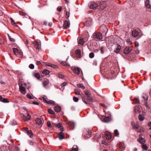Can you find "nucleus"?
<instances>
[{
	"label": "nucleus",
	"mask_w": 151,
	"mask_h": 151,
	"mask_svg": "<svg viewBox=\"0 0 151 151\" xmlns=\"http://www.w3.org/2000/svg\"><path fill=\"white\" fill-rule=\"evenodd\" d=\"M143 98L144 99L145 101H146L148 100V96L146 94H144L143 96Z\"/></svg>",
	"instance_id": "nucleus-42"
},
{
	"label": "nucleus",
	"mask_w": 151,
	"mask_h": 151,
	"mask_svg": "<svg viewBox=\"0 0 151 151\" xmlns=\"http://www.w3.org/2000/svg\"><path fill=\"white\" fill-rule=\"evenodd\" d=\"M73 99L74 101L75 102H78L79 100V99L78 98L75 96L73 97Z\"/></svg>",
	"instance_id": "nucleus-45"
},
{
	"label": "nucleus",
	"mask_w": 151,
	"mask_h": 151,
	"mask_svg": "<svg viewBox=\"0 0 151 151\" xmlns=\"http://www.w3.org/2000/svg\"><path fill=\"white\" fill-rule=\"evenodd\" d=\"M27 133L28 135L30 137H32L33 135V133L32 131L31 130H28L27 132Z\"/></svg>",
	"instance_id": "nucleus-31"
},
{
	"label": "nucleus",
	"mask_w": 151,
	"mask_h": 151,
	"mask_svg": "<svg viewBox=\"0 0 151 151\" xmlns=\"http://www.w3.org/2000/svg\"><path fill=\"white\" fill-rule=\"evenodd\" d=\"M114 133L115 136L118 137L119 136V132L117 130H114Z\"/></svg>",
	"instance_id": "nucleus-39"
},
{
	"label": "nucleus",
	"mask_w": 151,
	"mask_h": 151,
	"mask_svg": "<svg viewBox=\"0 0 151 151\" xmlns=\"http://www.w3.org/2000/svg\"><path fill=\"white\" fill-rule=\"evenodd\" d=\"M138 119L140 121H142L145 119V117L141 114H139L138 116Z\"/></svg>",
	"instance_id": "nucleus-35"
},
{
	"label": "nucleus",
	"mask_w": 151,
	"mask_h": 151,
	"mask_svg": "<svg viewBox=\"0 0 151 151\" xmlns=\"http://www.w3.org/2000/svg\"><path fill=\"white\" fill-rule=\"evenodd\" d=\"M54 110L55 111L59 112L60 111L61 108L60 106H56L54 107Z\"/></svg>",
	"instance_id": "nucleus-23"
},
{
	"label": "nucleus",
	"mask_w": 151,
	"mask_h": 151,
	"mask_svg": "<svg viewBox=\"0 0 151 151\" xmlns=\"http://www.w3.org/2000/svg\"><path fill=\"white\" fill-rule=\"evenodd\" d=\"M92 21V20L90 18H89L86 21L85 24L86 25H87V26H90L91 25V24Z\"/></svg>",
	"instance_id": "nucleus-19"
},
{
	"label": "nucleus",
	"mask_w": 151,
	"mask_h": 151,
	"mask_svg": "<svg viewBox=\"0 0 151 151\" xmlns=\"http://www.w3.org/2000/svg\"><path fill=\"white\" fill-rule=\"evenodd\" d=\"M84 92L86 95L85 96H86L87 98H88L89 100H91V95L90 91L88 90L86 91H84Z\"/></svg>",
	"instance_id": "nucleus-7"
},
{
	"label": "nucleus",
	"mask_w": 151,
	"mask_h": 151,
	"mask_svg": "<svg viewBox=\"0 0 151 151\" xmlns=\"http://www.w3.org/2000/svg\"><path fill=\"white\" fill-rule=\"evenodd\" d=\"M27 98H28L30 99H33V97L31 96L30 94L29 93H28L27 95Z\"/></svg>",
	"instance_id": "nucleus-57"
},
{
	"label": "nucleus",
	"mask_w": 151,
	"mask_h": 151,
	"mask_svg": "<svg viewBox=\"0 0 151 151\" xmlns=\"http://www.w3.org/2000/svg\"><path fill=\"white\" fill-rule=\"evenodd\" d=\"M29 144L31 145H33L34 144H36V143L32 141L29 140L28 141Z\"/></svg>",
	"instance_id": "nucleus-47"
},
{
	"label": "nucleus",
	"mask_w": 151,
	"mask_h": 151,
	"mask_svg": "<svg viewBox=\"0 0 151 151\" xmlns=\"http://www.w3.org/2000/svg\"><path fill=\"white\" fill-rule=\"evenodd\" d=\"M73 72L76 74H78L80 73V69L79 68H75L73 69Z\"/></svg>",
	"instance_id": "nucleus-24"
},
{
	"label": "nucleus",
	"mask_w": 151,
	"mask_h": 151,
	"mask_svg": "<svg viewBox=\"0 0 151 151\" xmlns=\"http://www.w3.org/2000/svg\"><path fill=\"white\" fill-rule=\"evenodd\" d=\"M98 5L95 2H91L90 4L89 7L90 9H96V8L98 7Z\"/></svg>",
	"instance_id": "nucleus-6"
},
{
	"label": "nucleus",
	"mask_w": 151,
	"mask_h": 151,
	"mask_svg": "<svg viewBox=\"0 0 151 151\" xmlns=\"http://www.w3.org/2000/svg\"><path fill=\"white\" fill-rule=\"evenodd\" d=\"M60 63L63 65L66 66H67L68 65L67 63H66V61H62Z\"/></svg>",
	"instance_id": "nucleus-50"
},
{
	"label": "nucleus",
	"mask_w": 151,
	"mask_h": 151,
	"mask_svg": "<svg viewBox=\"0 0 151 151\" xmlns=\"http://www.w3.org/2000/svg\"><path fill=\"white\" fill-rule=\"evenodd\" d=\"M67 124L70 127L71 129H74L75 124L73 122L69 121L68 122Z\"/></svg>",
	"instance_id": "nucleus-13"
},
{
	"label": "nucleus",
	"mask_w": 151,
	"mask_h": 151,
	"mask_svg": "<svg viewBox=\"0 0 151 151\" xmlns=\"http://www.w3.org/2000/svg\"><path fill=\"white\" fill-rule=\"evenodd\" d=\"M1 101L4 103H9V101L7 99L3 98V99L1 100Z\"/></svg>",
	"instance_id": "nucleus-43"
},
{
	"label": "nucleus",
	"mask_w": 151,
	"mask_h": 151,
	"mask_svg": "<svg viewBox=\"0 0 151 151\" xmlns=\"http://www.w3.org/2000/svg\"><path fill=\"white\" fill-rule=\"evenodd\" d=\"M55 102L52 101H48V102L47 104H53L55 105Z\"/></svg>",
	"instance_id": "nucleus-49"
},
{
	"label": "nucleus",
	"mask_w": 151,
	"mask_h": 151,
	"mask_svg": "<svg viewBox=\"0 0 151 151\" xmlns=\"http://www.w3.org/2000/svg\"><path fill=\"white\" fill-rule=\"evenodd\" d=\"M111 119V118L110 116H107L104 119V121L105 122H109Z\"/></svg>",
	"instance_id": "nucleus-27"
},
{
	"label": "nucleus",
	"mask_w": 151,
	"mask_h": 151,
	"mask_svg": "<svg viewBox=\"0 0 151 151\" xmlns=\"http://www.w3.org/2000/svg\"><path fill=\"white\" fill-rule=\"evenodd\" d=\"M104 47H101L100 49L101 52L102 54H103L104 53Z\"/></svg>",
	"instance_id": "nucleus-55"
},
{
	"label": "nucleus",
	"mask_w": 151,
	"mask_h": 151,
	"mask_svg": "<svg viewBox=\"0 0 151 151\" xmlns=\"http://www.w3.org/2000/svg\"><path fill=\"white\" fill-rule=\"evenodd\" d=\"M48 113L50 114L53 115H55V113L53 111L50 109H48Z\"/></svg>",
	"instance_id": "nucleus-38"
},
{
	"label": "nucleus",
	"mask_w": 151,
	"mask_h": 151,
	"mask_svg": "<svg viewBox=\"0 0 151 151\" xmlns=\"http://www.w3.org/2000/svg\"><path fill=\"white\" fill-rule=\"evenodd\" d=\"M82 101L86 104L88 105L90 104V102H94V100L91 97V100H89L88 98H87L86 96L83 95L82 97Z\"/></svg>",
	"instance_id": "nucleus-1"
},
{
	"label": "nucleus",
	"mask_w": 151,
	"mask_h": 151,
	"mask_svg": "<svg viewBox=\"0 0 151 151\" xmlns=\"http://www.w3.org/2000/svg\"><path fill=\"white\" fill-rule=\"evenodd\" d=\"M19 89L21 91V93L23 94L24 95L26 93L25 89V88L21 85L19 86Z\"/></svg>",
	"instance_id": "nucleus-14"
},
{
	"label": "nucleus",
	"mask_w": 151,
	"mask_h": 151,
	"mask_svg": "<svg viewBox=\"0 0 151 151\" xmlns=\"http://www.w3.org/2000/svg\"><path fill=\"white\" fill-rule=\"evenodd\" d=\"M142 147L144 150H146L148 149V147L146 145L144 144L142 145Z\"/></svg>",
	"instance_id": "nucleus-40"
},
{
	"label": "nucleus",
	"mask_w": 151,
	"mask_h": 151,
	"mask_svg": "<svg viewBox=\"0 0 151 151\" xmlns=\"http://www.w3.org/2000/svg\"><path fill=\"white\" fill-rule=\"evenodd\" d=\"M99 7L101 9H104L106 7V2L104 1L100 2L99 4Z\"/></svg>",
	"instance_id": "nucleus-5"
},
{
	"label": "nucleus",
	"mask_w": 151,
	"mask_h": 151,
	"mask_svg": "<svg viewBox=\"0 0 151 151\" xmlns=\"http://www.w3.org/2000/svg\"><path fill=\"white\" fill-rule=\"evenodd\" d=\"M70 23L69 21L66 20L64 21L63 23V27L64 29H67L70 27Z\"/></svg>",
	"instance_id": "nucleus-4"
},
{
	"label": "nucleus",
	"mask_w": 151,
	"mask_h": 151,
	"mask_svg": "<svg viewBox=\"0 0 151 151\" xmlns=\"http://www.w3.org/2000/svg\"><path fill=\"white\" fill-rule=\"evenodd\" d=\"M145 4L147 8H150L151 7V6L150 4V1L148 0H147L145 2Z\"/></svg>",
	"instance_id": "nucleus-28"
},
{
	"label": "nucleus",
	"mask_w": 151,
	"mask_h": 151,
	"mask_svg": "<svg viewBox=\"0 0 151 151\" xmlns=\"http://www.w3.org/2000/svg\"><path fill=\"white\" fill-rule=\"evenodd\" d=\"M56 127H58L59 128H60V129H63V128H61V125L60 124V123H58L57 124H56Z\"/></svg>",
	"instance_id": "nucleus-53"
},
{
	"label": "nucleus",
	"mask_w": 151,
	"mask_h": 151,
	"mask_svg": "<svg viewBox=\"0 0 151 151\" xmlns=\"http://www.w3.org/2000/svg\"><path fill=\"white\" fill-rule=\"evenodd\" d=\"M49 83V81L47 80L44 81L43 82V86L45 87Z\"/></svg>",
	"instance_id": "nucleus-36"
},
{
	"label": "nucleus",
	"mask_w": 151,
	"mask_h": 151,
	"mask_svg": "<svg viewBox=\"0 0 151 151\" xmlns=\"http://www.w3.org/2000/svg\"><path fill=\"white\" fill-rule=\"evenodd\" d=\"M33 74L34 77L37 78L38 79H40V76L39 73H34Z\"/></svg>",
	"instance_id": "nucleus-25"
},
{
	"label": "nucleus",
	"mask_w": 151,
	"mask_h": 151,
	"mask_svg": "<svg viewBox=\"0 0 151 151\" xmlns=\"http://www.w3.org/2000/svg\"><path fill=\"white\" fill-rule=\"evenodd\" d=\"M47 125L48 127H51V124L50 122H47Z\"/></svg>",
	"instance_id": "nucleus-59"
},
{
	"label": "nucleus",
	"mask_w": 151,
	"mask_h": 151,
	"mask_svg": "<svg viewBox=\"0 0 151 151\" xmlns=\"http://www.w3.org/2000/svg\"><path fill=\"white\" fill-rule=\"evenodd\" d=\"M29 67L31 69H33L34 68V65L33 64H31L29 65Z\"/></svg>",
	"instance_id": "nucleus-58"
},
{
	"label": "nucleus",
	"mask_w": 151,
	"mask_h": 151,
	"mask_svg": "<svg viewBox=\"0 0 151 151\" xmlns=\"http://www.w3.org/2000/svg\"><path fill=\"white\" fill-rule=\"evenodd\" d=\"M85 41L82 38H81L78 41V43L79 44H80L81 45H83Z\"/></svg>",
	"instance_id": "nucleus-26"
},
{
	"label": "nucleus",
	"mask_w": 151,
	"mask_h": 151,
	"mask_svg": "<svg viewBox=\"0 0 151 151\" xmlns=\"http://www.w3.org/2000/svg\"><path fill=\"white\" fill-rule=\"evenodd\" d=\"M57 9L58 11L59 12H61L62 9V8L61 6L57 8Z\"/></svg>",
	"instance_id": "nucleus-62"
},
{
	"label": "nucleus",
	"mask_w": 151,
	"mask_h": 151,
	"mask_svg": "<svg viewBox=\"0 0 151 151\" xmlns=\"http://www.w3.org/2000/svg\"><path fill=\"white\" fill-rule=\"evenodd\" d=\"M119 147L121 150H124L123 147L120 144H119L118 145Z\"/></svg>",
	"instance_id": "nucleus-48"
},
{
	"label": "nucleus",
	"mask_w": 151,
	"mask_h": 151,
	"mask_svg": "<svg viewBox=\"0 0 151 151\" xmlns=\"http://www.w3.org/2000/svg\"><path fill=\"white\" fill-rule=\"evenodd\" d=\"M121 46L120 45H117L116 49L114 50V52L118 53L119 52L121 49Z\"/></svg>",
	"instance_id": "nucleus-22"
},
{
	"label": "nucleus",
	"mask_w": 151,
	"mask_h": 151,
	"mask_svg": "<svg viewBox=\"0 0 151 151\" xmlns=\"http://www.w3.org/2000/svg\"><path fill=\"white\" fill-rule=\"evenodd\" d=\"M20 115L24 120V119H26V116L23 114L20 113Z\"/></svg>",
	"instance_id": "nucleus-52"
},
{
	"label": "nucleus",
	"mask_w": 151,
	"mask_h": 151,
	"mask_svg": "<svg viewBox=\"0 0 151 151\" xmlns=\"http://www.w3.org/2000/svg\"><path fill=\"white\" fill-rule=\"evenodd\" d=\"M58 77L60 78L63 79L64 78V76L62 74H59L58 75Z\"/></svg>",
	"instance_id": "nucleus-63"
},
{
	"label": "nucleus",
	"mask_w": 151,
	"mask_h": 151,
	"mask_svg": "<svg viewBox=\"0 0 151 151\" xmlns=\"http://www.w3.org/2000/svg\"><path fill=\"white\" fill-rule=\"evenodd\" d=\"M31 117V116L29 114H28L27 115V116H26V119H24V120L25 121H27L28 120H29L30 119V118Z\"/></svg>",
	"instance_id": "nucleus-41"
},
{
	"label": "nucleus",
	"mask_w": 151,
	"mask_h": 151,
	"mask_svg": "<svg viewBox=\"0 0 151 151\" xmlns=\"http://www.w3.org/2000/svg\"><path fill=\"white\" fill-rule=\"evenodd\" d=\"M94 53L93 52H91L89 54V57L91 58H93L94 57Z\"/></svg>",
	"instance_id": "nucleus-44"
},
{
	"label": "nucleus",
	"mask_w": 151,
	"mask_h": 151,
	"mask_svg": "<svg viewBox=\"0 0 151 151\" xmlns=\"http://www.w3.org/2000/svg\"><path fill=\"white\" fill-rule=\"evenodd\" d=\"M19 14L23 16H25L27 15L26 13H24L23 12L20 11L19 12Z\"/></svg>",
	"instance_id": "nucleus-54"
},
{
	"label": "nucleus",
	"mask_w": 151,
	"mask_h": 151,
	"mask_svg": "<svg viewBox=\"0 0 151 151\" xmlns=\"http://www.w3.org/2000/svg\"><path fill=\"white\" fill-rule=\"evenodd\" d=\"M140 137L137 139L138 141L140 142L142 145L144 144L145 142V139L140 137V135H139Z\"/></svg>",
	"instance_id": "nucleus-17"
},
{
	"label": "nucleus",
	"mask_w": 151,
	"mask_h": 151,
	"mask_svg": "<svg viewBox=\"0 0 151 151\" xmlns=\"http://www.w3.org/2000/svg\"><path fill=\"white\" fill-rule=\"evenodd\" d=\"M101 134L97 133L96 134L94 138L95 139H99L101 137Z\"/></svg>",
	"instance_id": "nucleus-37"
},
{
	"label": "nucleus",
	"mask_w": 151,
	"mask_h": 151,
	"mask_svg": "<svg viewBox=\"0 0 151 151\" xmlns=\"http://www.w3.org/2000/svg\"><path fill=\"white\" fill-rule=\"evenodd\" d=\"M0 151H10L7 146L5 145L0 147Z\"/></svg>",
	"instance_id": "nucleus-11"
},
{
	"label": "nucleus",
	"mask_w": 151,
	"mask_h": 151,
	"mask_svg": "<svg viewBox=\"0 0 151 151\" xmlns=\"http://www.w3.org/2000/svg\"><path fill=\"white\" fill-rule=\"evenodd\" d=\"M78 147H73L72 150L70 151H78Z\"/></svg>",
	"instance_id": "nucleus-56"
},
{
	"label": "nucleus",
	"mask_w": 151,
	"mask_h": 151,
	"mask_svg": "<svg viewBox=\"0 0 151 151\" xmlns=\"http://www.w3.org/2000/svg\"><path fill=\"white\" fill-rule=\"evenodd\" d=\"M75 53L78 57H80L81 56V51L80 50L78 49L75 52Z\"/></svg>",
	"instance_id": "nucleus-29"
},
{
	"label": "nucleus",
	"mask_w": 151,
	"mask_h": 151,
	"mask_svg": "<svg viewBox=\"0 0 151 151\" xmlns=\"http://www.w3.org/2000/svg\"><path fill=\"white\" fill-rule=\"evenodd\" d=\"M44 121L43 119H42L41 120L40 119V118H37L36 120V123L38 124V125H40L42 124L43 122H42Z\"/></svg>",
	"instance_id": "nucleus-16"
},
{
	"label": "nucleus",
	"mask_w": 151,
	"mask_h": 151,
	"mask_svg": "<svg viewBox=\"0 0 151 151\" xmlns=\"http://www.w3.org/2000/svg\"><path fill=\"white\" fill-rule=\"evenodd\" d=\"M50 72L47 69H44L42 71V73L45 74V75L49 74Z\"/></svg>",
	"instance_id": "nucleus-33"
},
{
	"label": "nucleus",
	"mask_w": 151,
	"mask_h": 151,
	"mask_svg": "<svg viewBox=\"0 0 151 151\" xmlns=\"http://www.w3.org/2000/svg\"><path fill=\"white\" fill-rule=\"evenodd\" d=\"M8 37L9 38V40L12 42H14V41L15 40L13 38H12L10 36H8Z\"/></svg>",
	"instance_id": "nucleus-61"
},
{
	"label": "nucleus",
	"mask_w": 151,
	"mask_h": 151,
	"mask_svg": "<svg viewBox=\"0 0 151 151\" xmlns=\"http://www.w3.org/2000/svg\"><path fill=\"white\" fill-rule=\"evenodd\" d=\"M66 14H65V18L67 19L68 20V18L69 17V13L68 12V13L67 12H66Z\"/></svg>",
	"instance_id": "nucleus-51"
},
{
	"label": "nucleus",
	"mask_w": 151,
	"mask_h": 151,
	"mask_svg": "<svg viewBox=\"0 0 151 151\" xmlns=\"http://www.w3.org/2000/svg\"><path fill=\"white\" fill-rule=\"evenodd\" d=\"M34 44L35 45V47L37 49H39L40 47L39 43L37 41H35Z\"/></svg>",
	"instance_id": "nucleus-30"
},
{
	"label": "nucleus",
	"mask_w": 151,
	"mask_h": 151,
	"mask_svg": "<svg viewBox=\"0 0 151 151\" xmlns=\"http://www.w3.org/2000/svg\"><path fill=\"white\" fill-rule=\"evenodd\" d=\"M75 93L77 95H81L80 91L77 89H75Z\"/></svg>",
	"instance_id": "nucleus-46"
},
{
	"label": "nucleus",
	"mask_w": 151,
	"mask_h": 151,
	"mask_svg": "<svg viewBox=\"0 0 151 151\" xmlns=\"http://www.w3.org/2000/svg\"><path fill=\"white\" fill-rule=\"evenodd\" d=\"M100 28L101 30H102L103 31H104L107 32L108 29L105 25H102L100 26Z\"/></svg>",
	"instance_id": "nucleus-20"
},
{
	"label": "nucleus",
	"mask_w": 151,
	"mask_h": 151,
	"mask_svg": "<svg viewBox=\"0 0 151 151\" xmlns=\"http://www.w3.org/2000/svg\"><path fill=\"white\" fill-rule=\"evenodd\" d=\"M139 32L136 29H134L132 32V35L134 37L137 36L139 35Z\"/></svg>",
	"instance_id": "nucleus-12"
},
{
	"label": "nucleus",
	"mask_w": 151,
	"mask_h": 151,
	"mask_svg": "<svg viewBox=\"0 0 151 151\" xmlns=\"http://www.w3.org/2000/svg\"><path fill=\"white\" fill-rule=\"evenodd\" d=\"M11 21L12 24L14 26L16 24L13 19H11Z\"/></svg>",
	"instance_id": "nucleus-64"
},
{
	"label": "nucleus",
	"mask_w": 151,
	"mask_h": 151,
	"mask_svg": "<svg viewBox=\"0 0 151 151\" xmlns=\"http://www.w3.org/2000/svg\"><path fill=\"white\" fill-rule=\"evenodd\" d=\"M134 125H133V124L132 125V126H133V127L134 128H136V129H138V126L137 125H135L134 122Z\"/></svg>",
	"instance_id": "nucleus-60"
},
{
	"label": "nucleus",
	"mask_w": 151,
	"mask_h": 151,
	"mask_svg": "<svg viewBox=\"0 0 151 151\" xmlns=\"http://www.w3.org/2000/svg\"><path fill=\"white\" fill-rule=\"evenodd\" d=\"M141 103L142 105H144L146 106V108L148 109L149 111L150 110V109L147 103V101H142Z\"/></svg>",
	"instance_id": "nucleus-21"
},
{
	"label": "nucleus",
	"mask_w": 151,
	"mask_h": 151,
	"mask_svg": "<svg viewBox=\"0 0 151 151\" xmlns=\"http://www.w3.org/2000/svg\"><path fill=\"white\" fill-rule=\"evenodd\" d=\"M134 112H135L136 113H139L140 112V109L139 107V105H137L134 107Z\"/></svg>",
	"instance_id": "nucleus-15"
},
{
	"label": "nucleus",
	"mask_w": 151,
	"mask_h": 151,
	"mask_svg": "<svg viewBox=\"0 0 151 151\" xmlns=\"http://www.w3.org/2000/svg\"><path fill=\"white\" fill-rule=\"evenodd\" d=\"M133 101H134V103L135 104H139V99L138 98H134V99H133Z\"/></svg>",
	"instance_id": "nucleus-32"
},
{
	"label": "nucleus",
	"mask_w": 151,
	"mask_h": 151,
	"mask_svg": "<svg viewBox=\"0 0 151 151\" xmlns=\"http://www.w3.org/2000/svg\"><path fill=\"white\" fill-rule=\"evenodd\" d=\"M104 134L106 139L109 140L111 139V135L109 132H105Z\"/></svg>",
	"instance_id": "nucleus-18"
},
{
	"label": "nucleus",
	"mask_w": 151,
	"mask_h": 151,
	"mask_svg": "<svg viewBox=\"0 0 151 151\" xmlns=\"http://www.w3.org/2000/svg\"><path fill=\"white\" fill-rule=\"evenodd\" d=\"M61 132L59 133L58 134V137L60 139H63L64 138V134L62 132L63 131V129H60Z\"/></svg>",
	"instance_id": "nucleus-9"
},
{
	"label": "nucleus",
	"mask_w": 151,
	"mask_h": 151,
	"mask_svg": "<svg viewBox=\"0 0 151 151\" xmlns=\"http://www.w3.org/2000/svg\"><path fill=\"white\" fill-rule=\"evenodd\" d=\"M77 86L78 88H81L83 89H84L85 88V87L82 83L78 84Z\"/></svg>",
	"instance_id": "nucleus-34"
},
{
	"label": "nucleus",
	"mask_w": 151,
	"mask_h": 151,
	"mask_svg": "<svg viewBox=\"0 0 151 151\" xmlns=\"http://www.w3.org/2000/svg\"><path fill=\"white\" fill-rule=\"evenodd\" d=\"M92 132L91 131L89 130L86 132V134L84 136L85 139H88L91 137Z\"/></svg>",
	"instance_id": "nucleus-8"
},
{
	"label": "nucleus",
	"mask_w": 151,
	"mask_h": 151,
	"mask_svg": "<svg viewBox=\"0 0 151 151\" xmlns=\"http://www.w3.org/2000/svg\"><path fill=\"white\" fill-rule=\"evenodd\" d=\"M133 50L132 46H128L125 47L124 50V53L125 54H128L130 52Z\"/></svg>",
	"instance_id": "nucleus-3"
},
{
	"label": "nucleus",
	"mask_w": 151,
	"mask_h": 151,
	"mask_svg": "<svg viewBox=\"0 0 151 151\" xmlns=\"http://www.w3.org/2000/svg\"><path fill=\"white\" fill-rule=\"evenodd\" d=\"M93 37L98 40H101L102 38V36L101 33L98 32H95L93 35Z\"/></svg>",
	"instance_id": "nucleus-2"
},
{
	"label": "nucleus",
	"mask_w": 151,
	"mask_h": 151,
	"mask_svg": "<svg viewBox=\"0 0 151 151\" xmlns=\"http://www.w3.org/2000/svg\"><path fill=\"white\" fill-rule=\"evenodd\" d=\"M13 50L14 53L16 55H20L21 53V50L16 48H13Z\"/></svg>",
	"instance_id": "nucleus-10"
}]
</instances>
